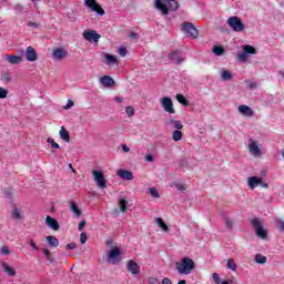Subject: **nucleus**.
<instances>
[{
    "label": "nucleus",
    "mask_w": 284,
    "mask_h": 284,
    "mask_svg": "<svg viewBox=\"0 0 284 284\" xmlns=\"http://www.w3.org/2000/svg\"><path fill=\"white\" fill-rule=\"evenodd\" d=\"M276 226L278 227V230L284 232V221L283 220H277Z\"/></svg>",
    "instance_id": "de8ad7c7"
},
{
    "label": "nucleus",
    "mask_w": 284,
    "mask_h": 284,
    "mask_svg": "<svg viewBox=\"0 0 284 284\" xmlns=\"http://www.w3.org/2000/svg\"><path fill=\"white\" fill-rule=\"evenodd\" d=\"M194 267H195L194 260L190 257H184L180 262H176L175 264V270L180 274H184V275L192 274V271L194 270Z\"/></svg>",
    "instance_id": "f03ea898"
},
{
    "label": "nucleus",
    "mask_w": 284,
    "mask_h": 284,
    "mask_svg": "<svg viewBox=\"0 0 284 284\" xmlns=\"http://www.w3.org/2000/svg\"><path fill=\"white\" fill-rule=\"evenodd\" d=\"M12 219H16V221H21V209H14L12 211Z\"/></svg>",
    "instance_id": "473e14b6"
},
{
    "label": "nucleus",
    "mask_w": 284,
    "mask_h": 284,
    "mask_svg": "<svg viewBox=\"0 0 284 284\" xmlns=\"http://www.w3.org/2000/svg\"><path fill=\"white\" fill-rule=\"evenodd\" d=\"M129 39H139V34L138 33H134V32H131L129 34Z\"/></svg>",
    "instance_id": "13d9d810"
},
{
    "label": "nucleus",
    "mask_w": 284,
    "mask_h": 284,
    "mask_svg": "<svg viewBox=\"0 0 284 284\" xmlns=\"http://www.w3.org/2000/svg\"><path fill=\"white\" fill-rule=\"evenodd\" d=\"M155 223H158V225H159L164 232H168V230H170V229L168 227V224H165V222H164L163 219H161V217H158V219L155 220Z\"/></svg>",
    "instance_id": "c85d7f7f"
},
{
    "label": "nucleus",
    "mask_w": 284,
    "mask_h": 284,
    "mask_svg": "<svg viewBox=\"0 0 284 284\" xmlns=\"http://www.w3.org/2000/svg\"><path fill=\"white\" fill-rule=\"evenodd\" d=\"M43 254L47 257V256H50V254H52V253H50V250L43 248Z\"/></svg>",
    "instance_id": "0e129e2a"
},
{
    "label": "nucleus",
    "mask_w": 284,
    "mask_h": 284,
    "mask_svg": "<svg viewBox=\"0 0 284 284\" xmlns=\"http://www.w3.org/2000/svg\"><path fill=\"white\" fill-rule=\"evenodd\" d=\"M8 98V90L0 87V99H7Z\"/></svg>",
    "instance_id": "ea45409f"
},
{
    "label": "nucleus",
    "mask_w": 284,
    "mask_h": 284,
    "mask_svg": "<svg viewBox=\"0 0 284 284\" xmlns=\"http://www.w3.org/2000/svg\"><path fill=\"white\" fill-rule=\"evenodd\" d=\"M70 210L75 216H81V209H79L75 202H70Z\"/></svg>",
    "instance_id": "393cba45"
},
{
    "label": "nucleus",
    "mask_w": 284,
    "mask_h": 284,
    "mask_svg": "<svg viewBox=\"0 0 284 284\" xmlns=\"http://www.w3.org/2000/svg\"><path fill=\"white\" fill-rule=\"evenodd\" d=\"M30 245L32 248H34L37 252H39V246L34 243V241H30Z\"/></svg>",
    "instance_id": "bf43d9fd"
},
{
    "label": "nucleus",
    "mask_w": 284,
    "mask_h": 284,
    "mask_svg": "<svg viewBox=\"0 0 284 284\" xmlns=\"http://www.w3.org/2000/svg\"><path fill=\"white\" fill-rule=\"evenodd\" d=\"M29 28H39V24L37 22H28Z\"/></svg>",
    "instance_id": "052dcab7"
},
{
    "label": "nucleus",
    "mask_w": 284,
    "mask_h": 284,
    "mask_svg": "<svg viewBox=\"0 0 284 284\" xmlns=\"http://www.w3.org/2000/svg\"><path fill=\"white\" fill-rule=\"evenodd\" d=\"M118 52L120 57H125V54H128V49L121 47Z\"/></svg>",
    "instance_id": "09e8293b"
},
{
    "label": "nucleus",
    "mask_w": 284,
    "mask_h": 284,
    "mask_svg": "<svg viewBox=\"0 0 284 284\" xmlns=\"http://www.w3.org/2000/svg\"><path fill=\"white\" fill-rule=\"evenodd\" d=\"M47 241L51 247H59V239L54 237L53 235L47 236Z\"/></svg>",
    "instance_id": "5701e85b"
},
{
    "label": "nucleus",
    "mask_w": 284,
    "mask_h": 284,
    "mask_svg": "<svg viewBox=\"0 0 284 284\" xmlns=\"http://www.w3.org/2000/svg\"><path fill=\"white\" fill-rule=\"evenodd\" d=\"M261 183H263V178L251 176L247 179V185L251 190H255V187H258Z\"/></svg>",
    "instance_id": "4468645a"
},
{
    "label": "nucleus",
    "mask_w": 284,
    "mask_h": 284,
    "mask_svg": "<svg viewBox=\"0 0 284 284\" xmlns=\"http://www.w3.org/2000/svg\"><path fill=\"white\" fill-rule=\"evenodd\" d=\"M119 207L121 212H128V202L125 199L119 201Z\"/></svg>",
    "instance_id": "c756f323"
},
{
    "label": "nucleus",
    "mask_w": 284,
    "mask_h": 284,
    "mask_svg": "<svg viewBox=\"0 0 284 284\" xmlns=\"http://www.w3.org/2000/svg\"><path fill=\"white\" fill-rule=\"evenodd\" d=\"M248 152L254 156H261V148H258V144H256V142H251L248 144Z\"/></svg>",
    "instance_id": "aec40b11"
},
{
    "label": "nucleus",
    "mask_w": 284,
    "mask_h": 284,
    "mask_svg": "<svg viewBox=\"0 0 284 284\" xmlns=\"http://www.w3.org/2000/svg\"><path fill=\"white\" fill-rule=\"evenodd\" d=\"M243 50H244L245 54H256V48H254L250 44L245 45Z\"/></svg>",
    "instance_id": "2f4dec72"
},
{
    "label": "nucleus",
    "mask_w": 284,
    "mask_h": 284,
    "mask_svg": "<svg viewBox=\"0 0 284 284\" xmlns=\"http://www.w3.org/2000/svg\"><path fill=\"white\" fill-rule=\"evenodd\" d=\"M26 59L27 61L34 62L37 59H39V55L37 54V50H34L32 47H28L26 50Z\"/></svg>",
    "instance_id": "2eb2a0df"
},
{
    "label": "nucleus",
    "mask_w": 284,
    "mask_h": 284,
    "mask_svg": "<svg viewBox=\"0 0 284 284\" xmlns=\"http://www.w3.org/2000/svg\"><path fill=\"white\" fill-rule=\"evenodd\" d=\"M6 59L11 65H19V63L23 62V58L20 55L6 54Z\"/></svg>",
    "instance_id": "f3484780"
},
{
    "label": "nucleus",
    "mask_w": 284,
    "mask_h": 284,
    "mask_svg": "<svg viewBox=\"0 0 284 284\" xmlns=\"http://www.w3.org/2000/svg\"><path fill=\"white\" fill-rule=\"evenodd\" d=\"M92 174L94 176V181L98 184V186H100L101 190H105L106 181H105V176L103 175V172L93 170Z\"/></svg>",
    "instance_id": "0eeeda50"
},
{
    "label": "nucleus",
    "mask_w": 284,
    "mask_h": 284,
    "mask_svg": "<svg viewBox=\"0 0 284 284\" xmlns=\"http://www.w3.org/2000/svg\"><path fill=\"white\" fill-rule=\"evenodd\" d=\"M126 270L132 276L141 274V266L134 260L129 261Z\"/></svg>",
    "instance_id": "f8f14e48"
},
{
    "label": "nucleus",
    "mask_w": 284,
    "mask_h": 284,
    "mask_svg": "<svg viewBox=\"0 0 284 284\" xmlns=\"http://www.w3.org/2000/svg\"><path fill=\"white\" fill-rule=\"evenodd\" d=\"M251 223L253 227H255V234L258 236V239H267V231L263 229V225H261V221L258 219H253Z\"/></svg>",
    "instance_id": "423d86ee"
},
{
    "label": "nucleus",
    "mask_w": 284,
    "mask_h": 284,
    "mask_svg": "<svg viewBox=\"0 0 284 284\" xmlns=\"http://www.w3.org/2000/svg\"><path fill=\"white\" fill-rule=\"evenodd\" d=\"M125 113L128 114V116H134V108L132 106H126L125 108Z\"/></svg>",
    "instance_id": "79ce46f5"
},
{
    "label": "nucleus",
    "mask_w": 284,
    "mask_h": 284,
    "mask_svg": "<svg viewBox=\"0 0 284 284\" xmlns=\"http://www.w3.org/2000/svg\"><path fill=\"white\" fill-rule=\"evenodd\" d=\"M222 81H230L232 80V72L224 70L221 72Z\"/></svg>",
    "instance_id": "cd10ccee"
},
{
    "label": "nucleus",
    "mask_w": 284,
    "mask_h": 284,
    "mask_svg": "<svg viewBox=\"0 0 284 284\" xmlns=\"http://www.w3.org/2000/svg\"><path fill=\"white\" fill-rule=\"evenodd\" d=\"M87 224H88V222L81 221V222L79 223V227H78L79 232H83V227H85Z\"/></svg>",
    "instance_id": "603ef678"
},
{
    "label": "nucleus",
    "mask_w": 284,
    "mask_h": 284,
    "mask_svg": "<svg viewBox=\"0 0 284 284\" xmlns=\"http://www.w3.org/2000/svg\"><path fill=\"white\" fill-rule=\"evenodd\" d=\"M226 22L234 32H243L245 30V24L239 17H230Z\"/></svg>",
    "instance_id": "20e7f679"
},
{
    "label": "nucleus",
    "mask_w": 284,
    "mask_h": 284,
    "mask_svg": "<svg viewBox=\"0 0 284 284\" xmlns=\"http://www.w3.org/2000/svg\"><path fill=\"white\" fill-rule=\"evenodd\" d=\"M255 262L258 263L260 265H265V263H267V257L257 254L255 255Z\"/></svg>",
    "instance_id": "7c9ffc66"
},
{
    "label": "nucleus",
    "mask_w": 284,
    "mask_h": 284,
    "mask_svg": "<svg viewBox=\"0 0 284 284\" xmlns=\"http://www.w3.org/2000/svg\"><path fill=\"white\" fill-rule=\"evenodd\" d=\"M67 250H77V244L75 243H69L67 244Z\"/></svg>",
    "instance_id": "5fc2aeb1"
},
{
    "label": "nucleus",
    "mask_w": 284,
    "mask_h": 284,
    "mask_svg": "<svg viewBox=\"0 0 284 284\" xmlns=\"http://www.w3.org/2000/svg\"><path fill=\"white\" fill-rule=\"evenodd\" d=\"M118 176L120 179H124V181H133L134 180V174L128 170H119L118 171Z\"/></svg>",
    "instance_id": "6ab92c4d"
},
{
    "label": "nucleus",
    "mask_w": 284,
    "mask_h": 284,
    "mask_svg": "<svg viewBox=\"0 0 284 284\" xmlns=\"http://www.w3.org/2000/svg\"><path fill=\"white\" fill-rule=\"evenodd\" d=\"M213 281L216 284H221V276L219 275V273H213Z\"/></svg>",
    "instance_id": "a18cd8bd"
},
{
    "label": "nucleus",
    "mask_w": 284,
    "mask_h": 284,
    "mask_svg": "<svg viewBox=\"0 0 284 284\" xmlns=\"http://www.w3.org/2000/svg\"><path fill=\"white\" fill-rule=\"evenodd\" d=\"M237 59L239 61H242L243 63H245V61H247V53H245V51L239 53Z\"/></svg>",
    "instance_id": "58836bf2"
},
{
    "label": "nucleus",
    "mask_w": 284,
    "mask_h": 284,
    "mask_svg": "<svg viewBox=\"0 0 284 284\" xmlns=\"http://www.w3.org/2000/svg\"><path fill=\"white\" fill-rule=\"evenodd\" d=\"M261 187H264V189H267L270 187V185L265 182H263V179H262V183H260Z\"/></svg>",
    "instance_id": "69168bd1"
},
{
    "label": "nucleus",
    "mask_w": 284,
    "mask_h": 284,
    "mask_svg": "<svg viewBox=\"0 0 284 284\" xmlns=\"http://www.w3.org/2000/svg\"><path fill=\"white\" fill-rule=\"evenodd\" d=\"M144 159H145V161H146L148 163H152V162L154 161V155H152V154H146V155L144 156Z\"/></svg>",
    "instance_id": "8fccbe9b"
},
{
    "label": "nucleus",
    "mask_w": 284,
    "mask_h": 284,
    "mask_svg": "<svg viewBox=\"0 0 284 284\" xmlns=\"http://www.w3.org/2000/svg\"><path fill=\"white\" fill-rule=\"evenodd\" d=\"M105 63L106 65H112L114 63H118L119 60L116 59V57L112 55V54H105Z\"/></svg>",
    "instance_id": "a878e982"
},
{
    "label": "nucleus",
    "mask_w": 284,
    "mask_h": 284,
    "mask_svg": "<svg viewBox=\"0 0 284 284\" xmlns=\"http://www.w3.org/2000/svg\"><path fill=\"white\" fill-rule=\"evenodd\" d=\"M181 30L186 34V37H191V39H199V30L192 22H183Z\"/></svg>",
    "instance_id": "7ed1b4c3"
},
{
    "label": "nucleus",
    "mask_w": 284,
    "mask_h": 284,
    "mask_svg": "<svg viewBox=\"0 0 284 284\" xmlns=\"http://www.w3.org/2000/svg\"><path fill=\"white\" fill-rule=\"evenodd\" d=\"M83 39H85V41H93V43H99L101 34L97 33L94 30H88L83 32Z\"/></svg>",
    "instance_id": "9b49d317"
},
{
    "label": "nucleus",
    "mask_w": 284,
    "mask_h": 284,
    "mask_svg": "<svg viewBox=\"0 0 284 284\" xmlns=\"http://www.w3.org/2000/svg\"><path fill=\"white\" fill-rule=\"evenodd\" d=\"M123 152H130V148L125 144L122 145Z\"/></svg>",
    "instance_id": "338daca9"
},
{
    "label": "nucleus",
    "mask_w": 284,
    "mask_h": 284,
    "mask_svg": "<svg viewBox=\"0 0 284 284\" xmlns=\"http://www.w3.org/2000/svg\"><path fill=\"white\" fill-rule=\"evenodd\" d=\"M237 110H239L240 114H243L244 116H248V118L254 116V110H252V108H250L248 105L241 104L237 108Z\"/></svg>",
    "instance_id": "dca6fc26"
},
{
    "label": "nucleus",
    "mask_w": 284,
    "mask_h": 284,
    "mask_svg": "<svg viewBox=\"0 0 284 284\" xmlns=\"http://www.w3.org/2000/svg\"><path fill=\"white\" fill-rule=\"evenodd\" d=\"M161 105L164 110V112H168V114H175L176 110H174V103L172 102V98L164 97L160 100Z\"/></svg>",
    "instance_id": "39448f33"
},
{
    "label": "nucleus",
    "mask_w": 284,
    "mask_h": 284,
    "mask_svg": "<svg viewBox=\"0 0 284 284\" xmlns=\"http://www.w3.org/2000/svg\"><path fill=\"white\" fill-rule=\"evenodd\" d=\"M85 6L90 8L92 12H97L98 14H100V17H103V14H105V10H103V8H101V6L97 3V0H87Z\"/></svg>",
    "instance_id": "9d476101"
},
{
    "label": "nucleus",
    "mask_w": 284,
    "mask_h": 284,
    "mask_svg": "<svg viewBox=\"0 0 284 284\" xmlns=\"http://www.w3.org/2000/svg\"><path fill=\"white\" fill-rule=\"evenodd\" d=\"M149 284H161L156 277H149L148 278Z\"/></svg>",
    "instance_id": "49530a36"
},
{
    "label": "nucleus",
    "mask_w": 284,
    "mask_h": 284,
    "mask_svg": "<svg viewBox=\"0 0 284 284\" xmlns=\"http://www.w3.org/2000/svg\"><path fill=\"white\" fill-rule=\"evenodd\" d=\"M1 254H4L6 256H8V254H10V250L8 248V246L1 247Z\"/></svg>",
    "instance_id": "864d4df0"
},
{
    "label": "nucleus",
    "mask_w": 284,
    "mask_h": 284,
    "mask_svg": "<svg viewBox=\"0 0 284 284\" xmlns=\"http://www.w3.org/2000/svg\"><path fill=\"white\" fill-rule=\"evenodd\" d=\"M213 52L216 57H221V54L225 52V49H223V47L215 45L213 47Z\"/></svg>",
    "instance_id": "f704fd0d"
},
{
    "label": "nucleus",
    "mask_w": 284,
    "mask_h": 284,
    "mask_svg": "<svg viewBox=\"0 0 284 284\" xmlns=\"http://www.w3.org/2000/svg\"><path fill=\"white\" fill-rule=\"evenodd\" d=\"M168 59H170V61H173V63H176L178 65L185 61V57L183 55V51L181 50L172 51L169 54Z\"/></svg>",
    "instance_id": "1a4fd4ad"
},
{
    "label": "nucleus",
    "mask_w": 284,
    "mask_h": 284,
    "mask_svg": "<svg viewBox=\"0 0 284 284\" xmlns=\"http://www.w3.org/2000/svg\"><path fill=\"white\" fill-rule=\"evenodd\" d=\"M227 268L229 270H232L233 272H236V263H234V260H232V258H230V260H227Z\"/></svg>",
    "instance_id": "e433bc0d"
},
{
    "label": "nucleus",
    "mask_w": 284,
    "mask_h": 284,
    "mask_svg": "<svg viewBox=\"0 0 284 284\" xmlns=\"http://www.w3.org/2000/svg\"><path fill=\"white\" fill-rule=\"evenodd\" d=\"M72 105H74V102L72 100H69L65 109L68 110V109L72 108Z\"/></svg>",
    "instance_id": "680f3d73"
},
{
    "label": "nucleus",
    "mask_w": 284,
    "mask_h": 284,
    "mask_svg": "<svg viewBox=\"0 0 284 284\" xmlns=\"http://www.w3.org/2000/svg\"><path fill=\"white\" fill-rule=\"evenodd\" d=\"M100 83L104 87V88H112V85H114V79H112L110 75H103L100 79Z\"/></svg>",
    "instance_id": "412c9836"
},
{
    "label": "nucleus",
    "mask_w": 284,
    "mask_h": 284,
    "mask_svg": "<svg viewBox=\"0 0 284 284\" xmlns=\"http://www.w3.org/2000/svg\"><path fill=\"white\" fill-rule=\"evenodd\" d=\"M162 284H172V280L171 278H168V277H164L162 280Z\"/></svg>",
    "instance_id": "4d7b16f0"
},
{
    "label": "nucleus",
    "mask_w": 284,
    "mask_h": 284,
    "mask_svg": "<svg viewBox=\"0 0 284 284\" xmlns=\"http://www.w3.org/2000/svg\"><path fill=\"white\" fill-rule=\"evenodd\" d=\"M173 141L178 142L181 141V139H183V132L176 130L173 132Z\"/></svg>",
    "instance_id": "72a5a7b5"
},
{
    "label": "nucleus",
    "mask_w": 284,
    "mask_h": 284,
    "mask_svg": "<svg viewBox=\"0 0 284 284\" xmlns=\"http://www.w3.org/2000/svg\"><path fill=\"white\" fill-rule=\"evenodd\" d=\"M114 101H116V103H123V98L121 97H115Z\"/></svg>",
    "instance_id": "e2e57ef3"
},
{
    "label": "nucleus",
    "mask_w": 284,
    "mask_h": 284,
    "mask_svg": "<svg viewBox=\"0 0 284 284\" xmlns=\"http://www.w3.org/2000/svg\"><path fill=\"white\" fill-rule=\"evenodd\" d=\"M85 241H88V234L81 233L80 234V243H81V245H85Z\"/></svg>",
    "instance_id": "c03bdc74"
},
{
    "label": "nucleus",
    "mask_w": 284,
    "mask_h": 284,
    "mask_svg": "<svg viewBox=\"0 0 284 284\" xmlns=\"http://www.w3.org/2000/svg\"><path fill=\"white\" fill-rule=\"evenodd\" d=\"M175 99L182 105H185V106L190 105V103L187 102V98H185V95H183V94H176Z\"/></svg>",
    "instance_id": "bb28decb"
},
{
    "label": "nucleus",
    "mask_w": 284,
    "mask_h": 284,
    "mask_svg": "<svg viewBox=\"0 0 284 284\" xmlns=\"http://www.w3.org/2000/svg\"><path fill=\"white\" fill-rule=\"evenodd\" d=\"M150 194H151V196H153L154 199H159V196H161V195L159 194V191H158L156 189H154V187L150 189Z\"/></svg>",
    "instance_id": "37998d69"
},
{
    "label": "nucleus",
    "mask_w": 284,
    "mask_h": 284,
    "mask_svg": "<svg viewBox=\"0 0 284 284\" xmlns=\"http://www.w3.org/2000/svg\"><path fill=\"white\" fill-rule=\"evenodd\" d=\"M2 267H3L4 272L8 273V276H17V271H14V268L10 267V265L3 263Z\"/></svg>",
    "instance_id": "b1692460"
},
{
    "label": "nucleus",
    "mask_w": 284,
    "mask_h": 284,
    "mask_svg": "<svg viewBox=\"0 0 284 284\" xmlns=\"http://www.w3.org/2000/svg\"><path fill=\"white\" fill-rule=\"evenodd\" d=\"M174 187L176 190H179V192H184V190H185V185H183V183H179V182L174 183Z\"/></svg>",
    "instance_id": "a19ab883"
},
{
    "label": "nucleus",
    "mask_w": 284,
    "mask_h": 284,
    "mask_svg": "<svg viewBox=\"0 0 284 284\" xmlns=\"http://www.w3.org/2000/svg\"><path fill=\"white\" fill-rule=\"evenodd\" d=\"M2 79H3V81H6V83H8V82H10L12 80V78L10 77V73H4L2 75Z\"/></svg>",
    "instance_id": "3c124183"
},
{
    "label": "nucleus",
    "mask_w": 284,
    "mask_h": 284,
    "mask_svg": "<svg viewBox=\"0 0 284 284\" xmlns=\"http://www.w3.org/2000/svg\"><path fill=\"white\" fill-rule=\"evenodd\" d=\"M60 139H62V141H65V143H70V132L65 130V126H61Z\"/></svg>",
    "instance_id": "4be33fe9"
},
{
    "label": "nucleus",
    "mask_w": 284,
    "mask_h": 284,
    "mask_svg": "<svg viewBox=\"0 0 284 284\" xmlns=\"http://www.w3.org/2000/svg\"><path fill=\"white\" fill-rule=\"evenodd\" d=\"M47 142H49L51 148H53L54 150H59V148H61L59 143L54 142L52 138L47 139Z\"/></svg>",
    "instance_id": "4c0bfd02"
},
{
    "label": "nucleus",
    "mask_w": 284,
    "mask_h": 284,
    "mask_svg": "<svg viewBox=\"0 0 284 284\" xmlns=\"http://www.w3.org/2000/svg\"><path fill=\"white\" fill-rule=\"evenodd\" d=\"M178 284H187V281L181 280Z\"/></svg>",
    "instance_id": "774afa93"
},
{
    "label": "nucleus",
    "mask_w": 284,
    "mask_h": 284,
    "mask_svg": "<svg viewBox=\"0 0 284 284\" xmlns=\"http://www.w3.org/2000/svg\"><path fill=\"white\" fill-rule=\"evenodd\" d=\"M225 225H226L227 230H232V225H233L232 220H226Z\"/></svg>",
    "instance_id": "6e6d98bb"
},
{
    "label": "nucleus",
    "mask_w": 284,
    "mask_h": 284,
    "mask_svg": "<svg viewBox=\"0 0 284 284\" xmlns=\"http://www.w3.org/2000/svg\"><path fill=\"white\" fill-rule=\"evenodd\" d=\"M155 8L162 11V14H170V10L172 12H176L179 10V1L176 0H155Z\"/></svg>",
    "instance_id": "f257e3e1"
},
{
    "label": "nucleus",
    "mask_w": 284,
    "mask_h": 284,
    "mask_svg": "<svg viewBox=\"0 0 284 284\" xmlns=\"http://www.w3.org/2000/svg\"><path fill=\"white\" fill-rule=\"evenodd\" d=\"M45 224L48 225V227H50L54 232H59V230H61V225H59V221H57V219L50 215L47 216Z\"/></svg>",
    "instance_id": "ddd939ff"
},
{
    "label": "nucleus",
    "mask_w": 284,
    "mask_h": 284,
    "mask_svg": "<svg viewBox=\"0 0 284 284\" xmlns=\"http://www.w3.org/2000/svg\"><path fill=\"white\" fill-rule=\"evenodd\" d=\"M53 57L57 61H61V59H65V57H68V51L62 48H55L53 49Z\"/></svg>",
    "instance_id": "a211bd4d"
},
{
    "label": "nucleus",
    "mask_w": 284,
    "mask_h": 284,
    "mask_svg": "<svg viewBox=\"0 0 284 284\" xmlns=\"http://www.w3.org/2000/svg\"><path fill=\"white\" fill-rule=\"evenodd\" d=\"M170 123L173 124V128L175 130H183V124L181 123V121L170 120Z\"/></svg>",
    "instance_id": "c9c22d12"
},
{
    "label": "nucleus",
    "mask_w": 284,
    "mask_h": 284,
    "mask_svg": "<svg viewBox=\"0 0 284 284\" xmlns=\"http://www.w3.org/2000/svg\"><path fill=\"white\" fill-rule=\"evenodd\" d=\"M123 256V253H121V248L119 246H114L109 252V261L115 265V263H119L120 257Z\"/></svg>",
    "instance_id": "6e6552de"
}]
</instances>
